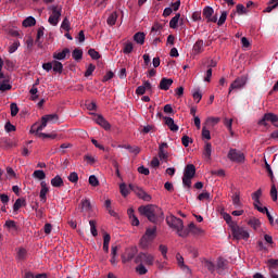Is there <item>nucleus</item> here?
Instances as JSON below:
<instances>
[{"mask_svg": "<svg viewBox=\"0 0 278 278\" xmlns=\"http://www.w3.org/2000/svg\"><path fill=\"white\" fill-rule=\"evenodd\" d=\"M135 264H139L136 267V273H138V275H147L149 273L147 266H153V264H155V255L149 252H140L135 257Z\"/></svg>", "mask_w": 278, "mask_h": 278, "instance_id": "f257e3e1", "label": "nucleus"}, {"mask_svg": "<svg viewBox=\"0 0 278 278\" xmlns=\"http://www.w3.org/2000/svg\"><path fill=\"white\" fill-rule=\"evenodd\" d=\"M139 212L142 216H146L150 223H157L160 218H164V212H162V208L157 205L150 204L147 206H140Z\"/></svg>", "mask_w": 278, "mask_h": 278, "instance_id": "f03ea898", "label": "nucleus"}, {"mask_svg": "<svg viewBox=\"0 0 278 278\" xmlns=\"http://www.w3.org/2000/svg\"><path fill=\"white\" fill-rule=\"evenodd\" d=\"M166 223L180 238H188V236H190V231L184 228V220H181V218L176 217L175 215H169L166 217Z\"/></svg>", "mask_w": 278, "mask_h": 278, "instance_id": "7ed1b4c3", "label": "nucleus"}, {"mask_svg": "<svg viewBox=\"0 0 278 278\" xmlns=\"http://www.w3.org/2000/svg\"><path fill=\"white\" fill-rule=\"evenodd\" d=\"M157 236V227L147 228L144 235L140 239V248L141 249H149L155 237Z\"/></svg>", "mask_w": 278, "mask_h": 278, "instance_id": "20e7f679", "label": "nucleus"}, {"mask_svg": "<svg viewBox=\"0 0 278 278\" xmlns=\"http://www.w3.org/2000/svg\"><path fill=\"white\" fill-rule=\"evenodd\" d=\"M58 114H48L41 117V124L36 128V124H34L29 130L30 134H38L42 131L49 125V123H56L59 121Z\"/></svg>", "mask_w": 278, "mask_h": 278, "instance_id": "39448f33", "label": "nucleus"}, {"mask_svg": "<svg viewBox=\"0 0 278 278\" xmlns=\"http://www.w3.org/2000/svg\"><path fill=\"white\" fill-rule=\"evenodd\" d=\"M197 175V167L193 164H188L184 169L182 185L185 188L192 187V179Z\"/></svg>", "mask_w": 278, "mask_h": 278, "instance_id": "423d86ee", "label": "nucleus"}, {"mask_svg": "<svg viewBox=\"0 0 278 278\" xmlns=\"http://www.w3.org/2000/svg\"><path fill=\"white\" fill-rule=\"evenodd\" d=\"M230 229L232 238L235 240H249V238L251 237L249 230L244 227L239 226L238 224H232Z\"/></svg>", "mask_w": 278, "mask_h": 278, "instance_id": "0eeeda50", "label": "nucleus"}, {"mask_svg": "<svg viewBox=\"0 0 278 278\" xmlns=\"http://www.w3.org/2000/svg\"><path fill=\"white\" fill-rule=\"evenodd\" d=\"M48 10L51 12L48 18V23L52 25V27H58V23H60V16H62V8L51 5L48 8Z\"/></svg>", "mask_w": 278, "mask_h": 278, "instance_id": "6e6552de", "label": "nucleus"}, {"mask_svg": "<svg viewBox=\"0 0 278 278\" xmlns=\"http://www.w3.org/2000/svg\"><path fill=\"white\" fill-rule=\"evenodd\" d=\"M138 254V248L137 247H130L127 248L122 255V262L123 264H127V262H131L134 257Z\"/></svg>", "mask_w": 278, "mask_h": 278, "instance_id": "1a4fd4ad", "label": "nucleus"}, {"mask_svg": "<svg viewBox=\"0 0 278 278\" xmlns=\"http://www.w3.org/2000/svg\"><path fill=\"white\" fill-rule=\"evenodd\" d=\"M268 123H273L275 127H278V116L273 113H266L258 122V125L266 127Z\"/></svg>", "mask_w": 278, "mask_h": 278, "instance_id": "9d476101", "label": "nucleus"}, {"mask_svg": "<svg viewBox=\"0 0 278 278\" xmlns=\"http://www.w3.org/2000/svg\"><path fill=\"white\" fill-rule=\"evenodd\" d=\"M206 23H217L218 15H214V9L212 7H205L202 12Z\"/></svg>", "mask_w": 278, "mask_h": 278, "instance_id": "9b49d317", "label": "nucleus"}, {"mask_svg": "<svg viewBox=\"0 0 278 278\" xmlns=\"http://www.w3.org/2000/svg\"><path fill=\"white\" fill-rule=\"evenodd\" d=\"M247 86V77H238L229 87L228 94H231L233 90H241V88H244Z\"/></svg>", "mask_w": 278, "mask_h": 278, "instance_id": "f8f14e48", "label": "nucleus"}, {"mask_svg": "<svg viewBox=\"0 0 278 278\" xmlns=\"http://www.w3.org/2000/svg\"><path fill=\"white\" fill-rule=\"evenodd\" d=\"M228 160H230V162L242 163L244 162V153L236 149H230L228 152Z\"/></svg>", "mask_w": 278, "mask_h": 278, "instance_id": "ddd939ff", "label": "nucleus"}, {"mask_svg": "<svg viewBox=\"0 0 278 278\" xmlns=\"http://www.w3.org/2000/svg\"><path fill=\"white\" fill-rule=\"evenodd\" d=\"M166 149H168V143L166 142H162L159 146V160L161 162H168V151Z\"/></svg>", "mask_w": 278, "mask_h": 278, "instance_id": "4468645a", "label": "nucleus"}, {"mask_svg": "<svg viewBox=\"0 0 278 278\" xmlns=\"http://www.w3.org/2000/svg\"><path fill=\"white\" fill-rule=\"evenodd\" d=\"M129 188L136 192L139 199H142L143 201H151V195L147 193L143 189L136 187V185H129Z\"/></svg>", "mask_w": 278, "mask_h": 278, "instance_id": "2eb2a0df", "label": "nucleus"}, {"mask_svg": "<svg viewBox=\"0 0 278 278\" xmlns=\"http://www.w3.org/2000/svg\"><path fill=\"white\" fill-rule=\"evenodd\" d=\"M40 193H39V199L42 203H47V194L49 193V185H47V181L42 180L40 182Z\"/></svg>", "mask_w": 278, "mask_h": 278, "instance_id": "dca6fc26", "label": "nucleus"}, {"mask_svg": "<svg viewBox=\"0 0 278 278\" xmlns=\"http://www.w3.org/2000/svg\"><path fill=\"white\" fill-rule=\"evenodd\" d=\"M185 229H188L189 233H193V236H203V233H205V230L197 227L194 223H190L188 225V228H185Z\"/></svg>", "mask_w": 278, "mask_h": 278, "instance_id": "f3484780", "label": "nucleus"}, {"mask_svg": "<svg viewBox=\"0 0 278 278\" xmlns=\"http://www.w3.org/2000/svg\"><path fill=\"white\" fill-rule=\"evenodd\" d=\"M202 157L206 162H210V160H212V143L205 142L204 149H203V152H202Z\"/></svg>", "mask_w": 278, "mask_h": 278, "instance_id": "a211bd4d", "label": "nucleus"}, {"mask_svg": "<svg viewBox=\"0 0 278 278\" xmlns=\"http://www.w3.org/2000/svg\"><path fill=\"white\" fill-rule=\"evenodd\" d=\"M66 55H71V50L68 48L63 49L61 52H54L53 60H66Z\"/></svg>", "mask_w": 278, "mask_h": 278, "instance_id": "6ab92c4d", "label": "nucleus"}, {"mask_svg": "<svg viewBox=\"0 0 278 278\" xmlns=\"http://www.w3.org/2000/svg\"><path fill=\"white\" fill-rule=\"evenodd\" d=\"M4 227L10 231L11 233H16L18 231V226L16 225V222L12 219H8L4 224Z\"/></svg>", "mask_w": 278, "mask_h": 278, "instance_id": "aec40b11", "label": "nucleus"}, {"mask_svg": "<svg viewBox=\"0 0 278 278\" xmlns=\"http://www.w3.org/2000/svg\"><path fill=\"white\" fill-rule=\"evenodd\" d=\"M118 149H127L132 155H138V153H140V148L138 146L122 144L118 146Z\"/></svg>", "mask_w": 278, "mask_h": 278, "instance_id": "412c9836", "label": "nucleus"}, {"mask_svg": "<svg viewBox=\"0 0 278 278\" xmlns=\"http://www.w3.org/2000/svg\"><path fill=\"white\" fill-rule=\"evenodd\" d=\"M170 86H173V78H163L161 79L159 88H161V90H169Z\"/></svg>", "mask_w": 278, "mask_h": 278, "instance_id": "4be33fe9", "label": "nucleus"}, {"mask_svg": "<svg viewBox=\"0 0 278 278\" xmlns=\"http://www.w3.org/2000/svg\"><path fill=\"white\" fill-rule=\"evenodd\" d=\"M165 125L170 129V131H179V126L175 124V119L172 117H165Z\"/></svg>", "mask_w": 278, "mask_h": 278, "instance_id": "5701e85b", "label": "nucleus"}, {"mask_svg": "<svg viewBox=\"0 0 278 278\" xmlns=\"http://www.w3.org/2000/svg\"><path fill=\"white\" fill-rule=\"evenodd\" d=\"M94 122L97 123V125H100V127H103V129H110V123H108V121H105V118H103V116L98 115L94 118Z\"/></svg>", "mask_w": 278, "mask_h": 278, "instance_id": "b1692460", "label": "nucleus"}, {"mask_svg": "<svg viewBox=\"0 0 278 278\" xmlns=\"http://www.w3.org/2000/svg\"><path fill=\"white\" fill-rule=\"evenodd\" d=\"M33 178L38 179V181H45V179H47V174L42 169H36L33 173Z\"/></svg>", "mask_w": 278, "mask_h": 278, "instance_id": "393cba45", "label": "nucleus"}, {"mask_svg": "<svg viewBox=\"0 0 278 278\" xmlns=\"http://www.w3.org/2000/svg\"><path fill=\"white\" fill-rule=\"evenodd\" d=\"M51 186L53 188H62V186H64V180L60 175H56L54 178L51 179Z\"/></svg>", "mask_w": 278, "mask_h": 278, "instance_id": "a878e982", "label": "nucleus"}, {"mask_svg": "<svg viewBox=\"0 0 278 278\" xmlns=\"http://www.w3.org/2000/svg\"><path fill=\"white\" fill-rule=\"evenodd\" d=\"M205 46V43L203 42V40H198L194 45H193V53L195 55H199V53H203V47Z\"/></svg>", "mask_w": 278, "mask_h": 278, "instance_id": "bb28decb", "label": "nucleus"}, {"mask_svg": "<svg viewBox=\"0 0 278 278\" xmlns=\"http://www.w3.org/2000/svg\"><path fill=\"white\" fill-rule=\"evenodd\" d=\"M144 38H147V35L142 31L136 33L134 35V40L137 42V45H144Z\"/></svg>", "mask_w": 278, "mask_h": 278, "instance_id": "cd10ccee", "label": "nucleus"}, {"mask_svg": "<svg viewBox=\"0 0 278 278\" xmlns=\"http://www.w3.org/2000/svg\"><path fill=\"white\" fill-rule=\"evenodd\" d=\"M162 29L163 26L160 23H155L152 28H151V33L150 36H160V34H162Z\"/></svg>", "mask_w": 278, "mask_h": 278, "instance_id": "c85d7f7f", "label": "nucleus"}, {"mask_svg": "<svg viewBox=\"0 0 278 278\" xmlns=\"http://www.w3.org/2000/svg\"><path fill=\"white\" fill-rule=\"evenodd\" d=\"M176 260H177L178 266H179L182 270H186L187 273H190V267H188V266L184 263V256H181V254L176 255Z\"/></svg>", "mask_w": 278, "mask_h": 278, "instance_id": "c756f323", "label": "nucleus"}, {"mask_svg": "<svg viewBox=\"0 0 278 278\" xmlns=\"http://www.w3.org/2000/svg\"><path fill=\"white\" fill-rule=\"evenodd\" d=\"M52 70L54 71V73H62V71H64V65L62 64V62L60 61H52Z\"/></svg>", "mask_w": 278, "mask_h": 278, "instance_id": "7c9ffc66", "label": "nucleus"}, {"mask_svg": "<svg viewBox=\"0 0 278 278\" xmlns=\"http://www.w3.org/2000/svg\"><path fill=\"white\" fill-rule=\"evenodd\" d=\"M232 204L235 205V207H242V201H240V192H235L232 194Z\"/></svg>", "mask_w": 278, "mask_h": 278, "instance_id": "2f4dec72", "label": "nucleus"}, {"mask_svg": "<svg viewBox=\"0 0 278 278\" xmlns=\"http://www.w3.org/2000/svg\"><path fill=\"white\" fill-rule=\"evenodd\" d=\"M179 18H181V14L177 13L170 21L169 27L172 29H177V25L179 24Z\"/></svg>", "mask_w": 278, "mask_h": 278, "instance_id": "473e14b6", "label": "nucleus"}, {"mask_svg": "<svg viewBox=\"0 0 278 278\" xmlns=\"http://www.w3.org/2000/svg\"><path fill=\"white\" fill-rule=\"evenodd\" d=\"M265 264H267L268 269L273 273V270L278 267V260L269 258Z\"/></svg>", "mask_w": 278, "mask_h": 278, "instance_id": "72a5a7b5", "label": "nucleus"}, {"mask_svg": "<svg viewBox=\"0 0 278 278\" xmlns=\"http://www.w3.org/2000/svg\"><path fill=\"white\" fill-rule=\"evenodd\" d=\"M36 25V18L34 16H28L23 21V27H34Z\"/></svg>", "mask_w": 278, "mask_h": 278, "instance_id": "f704fd0d", "label": "nucleus"}, {"mask_svg": "<svg viewBox=\"0 0 278 278\" xmlns=\"http://www.w3.org/2000/svg\"><path fill=\"white\" fill-rule=\"evenodd\" d=\"M262 198V189L252 193V200L256 205H261L260 199Z\"/></svg>", "mask_w": 278, "mask_h": 278, "instance_id": "c9c22d12", "label": "nucleus"}, {"mask_svg": "<svg viewBox=\"0 0 278 278\" xmlns=\"http://www.w3.org/2000/svg\"><path fill=\"white\" fill-rule=\"evenodd\" d=\"M110 240H112V238L110 235L105 233L103 237V251H105V253L110 251Z\"/></svg>", "mask_w": 278, "mask_h": 278, "instance_id": "e433bc0d", "label": "nucleus"}, {"mask_svg": "<svg viewBox=\"0 0 278 278\" xmlns=\"http://www.w3.org/2000/svg\"><path fill=\"white\" fill-rule=\"evenodd\" d=\"M228 262L224 258H218L217 261V269L220 270H227Z\"/></svg>", "mask_w": 278, "mask_h": 278, "instance_id": "4c0bfd02", "label": "nucleus"}, {"mask_svg": "<svg viewBox=\"0 0 278 278\" xmlns=\"http://www.w3.org/2000/svg\"><path fill=\"white\" fill-rule=\"evenodd\" d=\"M118 18V14L116 12H113L110 14V16L106 20L108 25H116V21Z\"/></svg>", "mask_w": 278, "mask_h": 278, "instance_id": "58836bf2", "label": "nucleus"}, {"mask_svg": "<svg viewBox=\"0 0 278 278\" xmlns=\"http://www.w3.org/2000/svg\"><path fill=\"white\" fill-rule=\"evenodd\" d=\"M72 58L73 60L79 61L84 58V51L79 50V49H75L72 52Z\"/></svg>", "mask_w": 278, "mask_h": 278, "instance_id": "ea45409f", "label": "nucleus"}, {"mask_svg": "<svg viewBox=\"0 0 278 278\" xmlns=\"http://www.w3.org/2000/svg\"><path fill=\"white\" fill-rule=\"evenodd\" d=\"M248 225H250V227H253L255 230H257L262 226V223L257 218H252L248 222Z\"/></svg>", "mask_w": 278, "mask_h": 278, "instance_id": "a19ab883", "label": "nucleus"}, {"mask_svg": "<svg viewBox=\"0 0 278 278\" xmlns=\"http://www.w3.org/2000/svg\"><path fill=\"white\" fill-rule=\"evenodd\" d=\"M25 257H27V250L25 248H18L16 258L21 261L25 260Z\"/></svg>", "mask_w": 278, "mask_h": 278, "instance_id": "79ce46f5", "label": "nucleus"}, {"mask_svg": "<svg viewBox=\"0 0 278 278\" xmlns=\"http://www.w3.org/2000/svg\"><path fill=\"white\" fill-rule=\"evenodd\" d=\"M131 51H134V43H131V41H128L124 46L123 53L128 55V53H131Z\"/></svg>", "mask_w": 278, "mask_h": 278, "instance_id": "37998d69", "label": "nucleus"}, {"mask_svg": "<svg viewBox=\"0 0 278 278\" xmlns=\"http://www.w3.org/2000/svg\"><path fill=\"white\" fill-rule=\"evenodd\" d=\"M203 266L204 268H207L210 273H214V270H216L214 263H212L211 261H207V260L203 261Z\"/></svg>", "mask_w": 278, "mask_h": 278, "instance_id": "c03bdc74", "label": "nucleus"}, {"mask_svg": "<svg viewBox=\"0 0 278 278\" xmlns=\"http://www.w3.org/2000/svg\"><path fill=\"white\" fill-rule=\"evenodd\" d=\"M89 225H90L91 235H92L93 237L99 236V232L97 231V222H96V220H90V222H89Z\"/></svg>", "mask_w": 278, "mask_h": 278, "instance_id": "a18cd8bd", "label": "nucleus"}, {"mask_svg": "<svg viewBox=\"0 0 278 278\" xmlns=\"http://www.w3.org/2000/svg\"><path fill=\"white\" fill-rule=\"evenodd\" d=\"M61 29H64V31H71V21L65 17L61 24Z\"/></svg>", "mask_w": 278, "mask_h": 278, "instance_id": "49530a36", "label": "nucleus"}, {"mask_svg": "<svg viewBox=\"0 0 278 278\" xmlns=\"http://www.w3.org/2000/svg\"><path fill=\"white\" fill-rule=\"evenodd\" d=\"M0 90H1V92L12 90V85H10V83L8 80H4L3 83L0 84Z\"/></svg>", "mask_w": 278, "mask_h": 278, "instance_id": "de8ad7c7", "label": "nucleus"}, {"mask_svg": "<svg viewBox=\"0 0 278 278\" xmlns=\"http://www.w3.org/2000/svg\"><path fill=\"white\" fill-rule=\"evenodd\" d=\"M227 21V11H223L219 20H217V25L220 27L223 25H225V22Z\"/></svg>", "mask_w": 278, "mask_h": 278, "instance_id": "09e8293b", "label": "nucleus"}, {"mask_svg": "<svg viewBox=\"0 0 278 278\" xmlns=\"http://www.w3.org/2000/svg\"><path fill=\"white\" fill-rule=\"evenodd\" d=\"M21 47L20 41H14L10 47H9V53H16L18 51V48Z\"/></svg>", "mask_w": 278, "mask_h": 278, "instance_id": "8fccbe9b", "label": "nucleus"}, {"mask_svg": "<svg viewBox=\"0 0 278 278\" xmlns=\"http://www.w3.org/2000/svg\"><path fill=\"white\" fill-rule=\"evenodd\" d=\"M68 181L72 184H77L79 181V175L76 172H72L70 176L67 177Z\"/></svg>", "mask_w": 278, "mask_h": 278, "instance_id": "3c124183", "label": "nucleus"}, {"mask_svg": "<svg viewBox=\"0 0 278 278\" xmlns=\"http://www.w3.org/2000/svg\"><path fill=\"white\" fill-rule=\"evenodd\" d=\"M24 203H25V200L17 199L13 205V211L18 212L23 207Z\"/></svg>", "mask_w": 278, "mask_h": 278, "instance_id": "603ef678", "label": "nucleus"}, {"mask_svg": "<svg viewBox=\"0 0 278 278\" xmlns=\"http://www.w3.org/2000/svg\"><path fill=\"white\" fill-rule=\"evenodd\" d=\"M159 251L161 252V254L163 255L164 260H168V247L164 245V244H161L159 247Z\"/></svg>", "mask_w": 278, "mask_h": 278, "instance_id": "864d4df0", "label": "nucleus"}, {"mask_svg": "<svg viewBox=\"0 0 278 278\" xmlns=\"http://www.w3.org/2000/svg\"><path fill=\"white\" fill-rule=\"evenodd\" d=\"M119 192H121L122 195L128 197L129 189L127 188L126 184L123 182V184L119 185Z\"/></svg>", "mask_w": 278, "mask_h": 278, "instance_id": "5fc2aeb1", "label": "nucleus"}, {"mask_svg": "<svg viewBox=\"0 0 278 278\" xmlns=\"http://www.w3.org/2000/svg\"><path fill=\"white\" fill-rule=\"evenodd\" d=\"M223 218L227 223V225H229L230 229H231V225H236V223H233L231 215H229V213H224Z\"/></svg>", "mask_w": 278, "mask_h": 278, "instance_id": "6e6d98bb", "label": "nucleus"}, {"mask_svg": "<svg viewBox=\"0 0 278 278\" xmlns=\"http://www.w3.org/2000/svg\"><path fill=\"white\" fill-rule=\"evenodd\" d=\"M89 185L97 188V186H99V178H97L96 175L89 176Z\"/></svg>", "mask_w": 278, "mask_h": 278, "instance_id": "4d7b16f0", "label": "nucleus"}, {"mask_svg": "<svg viewBox=\"0 0 278 278\" xmlns=\"http://www.w3.org/2000/svg\"><path fill=\"white\" fill-rule=\"evenodd\" d=\"M192 97H193L194 101H197V103H199L201 101V99H203V94L201 93V91L199 89H197L192 92Z\"/></svg>", "mask_w": 278, "mask_h": 278, "instance_id": "13d9d810", "label": "nucleus"}, {"mask_svg": "<svg viewBox=\"0 0 278 278\" xmlns=\"http://www.w3.org/2000/svg\"><path fill=\"white\" fill-rule=\"evenodd\" d=\"M88 54L92 60H99L101 58V54H99L94 49H89Z\"/></svg>", "mask_w": 278, "mask_h": 278, "instance_id": "bf43d9fd", "label": "nucleus"}, {"mask_svg": "<svg viewBox=\"0 0 278 278\" xmlns=\"http://www.w3.org/2000/svg\"><path fill=\"white\" fill-rule=\"evenodd\" d=\"M4 129L7 131V134H10L12 131H16V126L12 125V123L7 122L4 125Z\"/></svg>", "mask_w": 278, "mask_h": 278, "instance_id": "052dcab7", "label": "nucleus"}, {"mask_svg": "<svg viewBox=\"0 0 278 278\" xmlns=\"http://www.w3.org/2000/svg\"><path fill=\"white\" fill-rule=\"evenodd\" d=\"M96 68H97V66H94L93 64H89L85 72V77H90V75H92V73H94Z\"/></svg>", "mask_w": 278, "mask_h": 278, "instance_id": "680f3d73", "label": "nucleus"}, {"mask_svg": "<svg viewBox=\"0 0 278 278\" xmlns=\"http://www.w3.org/2000/svg\"><path fill=\"white\" fill-rule=\"evenodd\" d=\"M81 210L84 212L90 211V200H83L81 201Z\"/></svg>", "mask_w": 278, "mask_h": 278, "instance_id": "e2e57ef3", "label": "nucleus"}, {"mask_svg": "<svg viewBox=\"0 0 278 278\" xmlns=\"http://www.w3.org/2000/svg\"><path fill=\"white\" fill-rule=\"evenodd\" d=\"M254 207L255 210H257V212H261V214H266V212H268V207L262 206V203L261 204L254 203Z\"/></svg>", "mask_w": 278, "mask_h": 278, "instance_id": "0e129e2a", "label": "nucleus"}, {"mask_svg": "<svg viewBox=\"0 0 278 278\" xmlns=\"http://www.w3.org/2000/svg\"><path fill=\"white\" fill-rule=\"evenodd\" d=\"M202 137L205 138V140H212V135L205 127L202 128Z\"/></svg>", "mask_w": 278, "mask_h": 278, "instance_id": "69168bd1", "label": "nucleus"}, {"mask_svg": "<svg viewBox=\"0 0 278 278\" xmlns=\"http://www.w3.org/2000/svg\"><path fill=\"white\" fill-rule=\"evenodd\" d=\"M199 201H210V192H202L198 195Z\"/></svg>", "mask_w": 278, "mask_h": 278, "instance_id": "338daca9", "label": "nucleus"}, {"mask_svg": "<svg viewBox=\"0 0 278 278\" xmlns=\"http://www.w3.org/2000/svg\"><path fill=\"white\" fill-rule=\"evenodd\" d=\"M11 116H16L18 114V105L16 103H11Z\"/></svg>", "mask_w": 278, "mask_h": 278, "instance_id": "774afa93", "label": "nucleus"}]
</instances>
